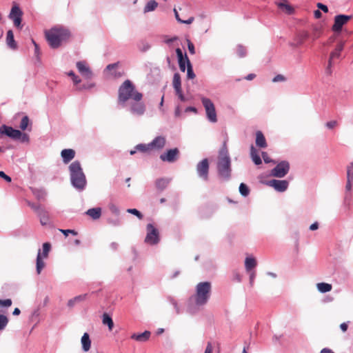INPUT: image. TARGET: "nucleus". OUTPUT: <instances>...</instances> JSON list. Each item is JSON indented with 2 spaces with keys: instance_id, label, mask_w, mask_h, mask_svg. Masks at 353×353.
Listing matches in <instances>:
<instances>
[{
  "instance_id": "obj_1",
  "label": "nucleus",
  "mask_w": 353,
  "mask_h": 353,
  "mask_svg": "<svg viewBox=\"0 0 353 353\" xmlns=\"http://www.w3.org/2000/svg\"><path fill=\"white\" fill-rule=\"evenodd\" d=\"M143 94L138 92L135 85L128 79L125 80L118 90V103L125 105L129 101H142Z\"/></svg>"
},
{
  "instance_id": "obj_2",
  "label": "nucleus",
  "mask_w": 353,
  "mask_h": 353,
  "mask_svg": "<svg viewBox=\"0 0 353 353\" xmlns=\"http://www.w3.org/2000/svg\"><path fill=\"white\" fill-rule=\"evenodd\" d=\"M217 171L220 179L228 181L231 176V161L228 155L226 143L220 149L217 161Z\"/></svg>"
},
{
  "instance_id": "obj_3",
  "label": "nucleus",
  "mask_w": 353,
  "mask_h": 353,
  "mask_svg": "<svg viewBox=\"0 0 353 353\" xmlns=\"http://www.w3.org/2000/svg\"><path fill=\"white\" fill-rule=\"evenodd\" d=\"M46 38L49 45L57 48L62 42L66 41L70 37L68 30L63 27H54L45 32Z\"/></svg>"
},
{
  "instance_id": "obj_4",
  "label": "nucleus",
  "mask_w": 353,
  "mask_h": 353,
  "mask_svg": "<svg viewBox=\"0 0 353 353\" xmlns=\"http://www.w3.org/2000/svg\"><path fill=\"white\" fill-rule=\"evenodd\" d=\"M70 180L74 187L83 190L86 185L85 176L79 161L72 162L69 166Z\"/></svg>"
},
{
  "instance_id": "obj_5",
  "label": "nucleus",
  "mask_w": 353,
  "mask_h": 353,
  "mask_svg": "<svg viewBox=\"0 0 353 353\" xmlns=\"http://www.w3.org/2000/svg\"><path fill=\"white\" fill-rule=\"evenodd\" d=\"M212 286L210 282H201L196 286V293L192 298L196 305H203L208 301L211 294Z\"/></svg>"
},
{
  "instance_id": "obj_6",
  "label": "nucleus",
  "mask_w": 353,
  "mask_h": 353,
  "mask_svg": "<svg viewBox=\"0 0 353 353\" xmlns=\"http://www.w3.org/2000/svg\"><path fill=\"white\" fill-rule=\"evenodd\" d=\"M201 102L205 108L208 120L212 123H216L217 121V117L215 107L212 101L208 98L202 97Z\"/></svg>"
},
{
  "instance_id": "obj_7",
  "label": "nucleus",
  "mask_w": 353,
  "mask_h": 353,
  "mask_svg": "<svg viewBox=\"0 0 353 353\" xmlns=\"http://www.w3.org/2000/svg\"><path fill=\"white\" fill-rule=\"evenodd\" d=\"M146 230L147 234L145 238V242L150 245L157 244L160 240L158 230L152 223L147 225Z\"/></svg>"
},
{
  "instance_id": "obj_8",
  "label": "nucleus",
  "mask_w": 353,
  "mask_h": 353,
  "mask_svg": "<svg viewBox=\"0 0 353 353\" xmlns=\"http://www.w3.org/2000/svg\"><path fill=\"white\" fill-rule=\"evenodd\" d=\"M23 13L19 6L14 3L10 10L8 17L13 21L14 26L19 29L22 28L21 21Z\"/></svg>"
},
{
  "instance_id": "obj_9",
  "label": "nucleus",
  "mask_w": 353,
  "mask_h": 353,
  "mask_svg": "<svg viewBox=\"0 0 353 353\" xmlns=\"http://www.w3.org/2000/svg\"><path fill=\"white\" fill-rule=\"evenodd\" d=\"M290 170V163L286 161H283L278 163L271 172L270 175L274 177L283 178Z\"/></svg>"
},
{
  "instance_id": "obj_10",
  "label": "nucleus",
  "mask_w": 353,
  "mask_h": 353,
  "mask_svg": "<svg viewBox=\"0 0 353 353\" xmlns=\"http://www.w3.org/2000/svg\"><path fill=\"white\" fill-rule=\"evenodd\" d=\"M353 18L352 15L339 14L335 16L332 30L335 32L341 31L342 28Z\"/></svg>"
},
{
  "instance_id": "obj_11",
  "label": "nucleus",
  "mask_w": 353,
  "mask_h": 353,
  "mask_svg": "<svg viewBox=\"0 0 353 353\" xmlns=\"http://www.w3.org/2000/svg\"><path fill=\"white\" fill-rule=\"evenodd\" d=\"M196 172L199 176L204 181L208 180L209 162L208 159H204L196 165Z\"/></svg>"
},
{
  "instance_id": "obj_12",
  "label": "nucleus",
  "mask_w": 353,
  "mask_h": 353,
  "mask_svg": "<svg viewBox=\"0 0 353 353\" xmlns=\"http://www.w3.org/2000/svg\"><path fill=\"white\" fill-rule=\"evenodd\" d=\"M179 150L178 148H175L173 149H170L165 152L161 154L160 155V159L164 162L173 163L179 159Z\"/></svg>"
},
{
  "instance_id": "obj_13",
  "label": "nucleus",
  "mask_w": 353,
  "mask_h": 353,
  "mask_svg": "<svg viewBox=\"0 0 353 353\" xmlns=\"http://www.w3.org/2000/svg\"><path fill=\"white\" fill-rule=\"evenodd\" d=\"M130 110L133 114L141 116L145 112V105L141 101H132L130 104Z\"/></svg>"
},
{
  "instance_id": "obj_14",
  "label": "nucleus",
  "mask_w": 353,
  "mask_h": 353,
  "mask_svg": "<svg viewBox=\"0 0 353 353\" xmlns=\"http://www.w3.org/2000/svg\"><path fill=\"white\" fill-rule=\"evenodd\" d=\"M172 85L176 94L181 101H185L186 99L182 92L181 77L179 73H175L173 77Z\"/></svg>"
},
{
  "instance_id": "obj_15",
  "label": "nucleus",
  "mask_w": 353,
  "mask_h": 353,
  "mask_svg": "<svg viewBox=\"0 0 353 353\" xmlns=\"http://www.w3.org/2000/svg\"><path fill=\"white\" fill-rule=\"evenodd\" d=\"M0 132L14 139H19L22 136V133L20 130L13 129L12 127H8L5 125L1 127Z\"/></svg>"
},
{
  "instance_id": "obj_16",
  "label": "nucleus",
  "mask_w": 353,
  "mask_h": 353,
  "mask_svg": "<svg viewBox=\"0 0 353 353\" xmlns=\"http://www.w3.org/2000/svg\"><path fill=\"white\" fill-rule=\"evenodd\" d=\"M267 184L279 192H284L288 187V182L285 180L272 179L268 181Z\"/></svg>"
},
{
  "instance_id": "obj_17",
  "label": "nucleus",
  "mask_w": 353,
  "mask_h": 353,
  "mask_svg": "<svg viewBox=\"0 0 353 353\" xmlns=\"http://www.w3.org/2000/svg\"><path fill=\"white\" fill-rule=\"evenodd\" d=\"M77 68L79 72L83 76L85 79H91L92 77V72L90 70V68L87 65L85 62L79 61L77 63Z\"/></svg>"
},
{
  "instance_id": "obj_18",
  "label": "nucleus",
  "mask_w": 353,
  "mask_h": 353,
  "mask_svg": "<svg viewBox=\"0 0 353 353\" xmlns=\"http://www.w3.org/2000/svg\"><path fill=\"white\" fill-rule=\"evenodd\" d=\"M279 10L283 13L290 15L294 13V8L287 0L275 3Z\"/></svg>"
},
{
  "instance_id": "obj_19",
  "label": "nucleus",
  "mask_w": 353,
  "mask_h": 353,
  "mask_svg": "<svg viewBox=\"0 0 353 353\" xmlns=\"http://www.w3.org/2000/svg\"><path fill=\"white\" fill-rule=\"evenodd\" d=\"M165 138L162 136H159L156 137L151 143H150V144L152 150L162 149L165 146Z\"/></svg>"
},
{
  "instance_id": "obj_20",
  "label": "nucleus",
  "mask_w": 353,
  "mask_h": 353,
  "mask_svg": "<svg viewBox=\"0 0 353 353\" xmlns=\"http://www.w3.org/2000/svg\"><path fill=\"white\" fill-rule=\"evenodd\" d=\"M61 156L63 162L68 163L74 158L75 151L72 149H64L61 151Z\"/></svg>"
},
{
  "instance_id": "obj_21",
  "label": "nucleus",
  "mask_w": 353,
  "mask_h": 353,
  "mask_svg": "<svg viewBox=\"0 0 353 353\" xmlns=\"http://www.w3.org/2000/svg\"><path fill=\"white\" fill-rule=\"evenodd\" d=\"M345 42L341 41L337 44L335 50L331 53L330 59H329V66L332 65V61L335 58H339L340 56L341 52L343 50L344 48Z\"/></svg>"
},
{
  "instance_id": "obj_22",
  "label": "nucleus",
  "mask_w": 353,
  "mask_h": 353,
  "mask_svg": "<svg viewBox=\"0 0 353 353\" xmlns=\"http://www.w3.org/2000/svg\"><path fill=\"white\" fill-rule=\"evenodd\" d=\"M256 145L261 148H265L267 147L266 139L261 131L256 132Z\"/></svg>"
},
{
  "instance_id": "obj_23",
  "label": "nucleus",
  "mask_w": 353,
  "mask_h": 353,
  "mask_svg": "<svg viewBox=\"0 0 353 353\" xmlns=\"http://www.w3.org/2000/svg\"><path fill=\"white\" fill-rule=\"evenodd\" d=\"M86 214L90 216L92 219H99L101 216V208H94L89 209L86 212Z\"/></svg>"
},
{
  "instance_id": "obj_24",
  "label": "nucleus",
  "mask_w": 353,
  "mask_h": 353,
  "mask_svg": "<svg viewBox=\"0 0 353 353\" xmlns=\"http://www.w3.org/2000/svg\"><path fill=\"white\" fill-rule=\"evenodd\" d=\"M82 348L84 352H88L91 347V341L88 333H84L81 337Z\"/></svg>"
},
{
  "instance_id": "obj_25",
  "label": "nucleus",
  "mask_w": 353,
  "mask_h": 353,
  "mask_svg": "<svg viewBox=\"0 0 353 353\" xmlns=\"http://www.w3.org/2000/svg\"><path fill=\"white\" fill-rule=\"evenodd\" d=\"M170 179L167 178H160L156 180L155 185L157 189L160 191L163 190L168 185Z\"/></svg>"
},
{
  "instance_id": "obj_26",
  "label": "nucleus",
  "mask_w": 353,
  "mask_h": 353,
  "mask_svg": "<svg viewBox=\"0 0 353 353\" xmlns=\"http://www.w3.org/2000/svg\"><path fill=\"white\" fill-rule=\"evenodd\" d=\"M150 336V332L149 331H145L141 334H134L131 338L140 342H144L149 339Z\"/></svg>"
},
{
  "instance_id": "obj_27",
  "label": "nucleus",
  "mask_w": 353,
  "mask_h": 353,
  "mask_svg": "<svg viewBox=\"0 0 353 353\" xmlns=\"http://www.w3.org/2000/svg\"><path fill=\"white\" fill-rule=\"evenodd\" d=\"M43 259L41 256V250H39L38 254L37 256V264H36V269L37 272L38 274H39L43 270V268L45 267V263L43 261Z\"/></svg>"
},
{
  "instance_id": "obj_28",
  "label": "nucleus",
  "mask_w": 353,
  "mask_h": 353,
  "mask_svg": "<svg viewBox=\"0 0 353 353\" xmlns=\"http://www.w3.org/2000/svg\"><path fill=\"white\" fill-rule=\"evenodd\" d=\"M250 156H251V158H252L253 162L256 165L261 164L262 161L261 159V157H259V155L258 154L257 150L253 145H252L250 148Z\"/></svg>"
},
{
  "instance_id": "obj_29",
  "label": "nucleus",
  "mask_w": 353,
  "mask_h": 353,
  "mask_svg": "<svg viewBox=\"0 0 353 353\" xmlns=\"http://www.w3.org/2000/svg\"><path fill=\"white\" fill-rule=\"evenodd\" d=\"M256 261L254 258L247 257L245 261V268L247 272L251 271L256 266Z\"/></svg>"
},
{
  "instance_id": "obj_30",
  "label": "nucleus",
  "mask_w": 353,
  "mask_h": 353,
  "mask_svg": "<svg viewBox=\"0 0 353 353\" xmlns=\"http://www.w3.org/2000/svg\"><path fill=\"white\" fill-rule=\"evenodd\" d=\"M6 42L9 47L11 48L15 49L17 47V44L15 43L14 39V34L12 30H10L7 32V36H6Z\"/></svg>"
},
{
  "instance_id": "obj_31",
  "label": "nucleus",
  "mask_w": 353,
  "mask_h": 353,
  "mask_svg": "<svg viewBox=\"0 0 353 353\" xmlns=\"http://www.w3.org/2000/svg\"><path fill=\"white\" fill-rule=\"evenodd\" d=\"M316 288L321 293L328 292L332 289V285L327 283H319L316 284Z\"/></svg>"
},
{
  "instance_id": "obj_32",
  "label": "nucleus",
  "mask_w": 353,
  "mask_h": 353,
  "mask_svg": "<svg viewBox=\"0 0 353 353\" xmlns=\"http://www.w3.org/2000/svg\"><path fill=\"white\" fill-rule=\"evenodd\" d=\"M102 322L103 325H108L109 330L111 331L113 329L114 322L107 313L103 314Z\"/></svg>"
},
{
  "instance_id": "obj_33",
  "label": "nucleus",
  "mask_w": 353,
  "mask_h": 353,
  "mask_svg": "<svg viewBox=\"0 0 353 353\" xmlns=\"http://www.w3.org/2000/svg\"><path fill=\"white\" fill-rule=\"evenodd\" d=\"M37 214L39 216L40 222L43 225L48 224L49 221V216L46 211L42 209L40 212H39Z\"/></svg>"
},
{
  "instance_id": "obj_34",
  "label": "nucleus",
  "mask_w": 353,
  "mask_h": 353,
  "mask_svg": "<svg viewBox=\"0 0 353 353\" xmlns=\"http://www.w3.org/2000/svg\"><path fill=\"white\" fill-rule=\"evenodd\" d=\"M158 6V3L154 0L149 1L145 8L144 12H148L154 10Z\"/></svg>"
},
{
  "instance_id": "obj_35",
  "label": "nucleus",
  "mask_w": 353,
  "mask_h": 353,
  "mask_svg": "<svg viewBox=\"0 0 353 353\" xmlns=\"http://www.w3.org/2000/svg\"><path fill=\"white\" fill-rule=\"evenodd\" d=\"M186 61H187V77L189 79H193L195 78V74L193 72L192 64L188 59V57H186Z\"/></svg>"
},
{
  "instance_id": "obj_36",
  "label": "nucleus",
  "mask_w": 353,
  "mask_h": 353,
  "mask_svg": "<svg viewBox=\"0 0 353 353\" xmlns=\"http://www.w3.org/2000/svg\"><path fill=\"white\" fill-rule=\"evenodd\" d=\"M135 149L141 152H149L152 150L150 143H148V144H143V143L138 144L135 147Z\"/></svg>"
},
{
  "instance_id": "obj_37",
  "label": "nucleus",
  "mask_w": 353,
  "mask_h": 353,
  "mask_svg": "<svg viewBox=\"0 0 353 353\" xmlns=\"http://www.w3.org/2000/svg\"><path fill=\"white\" fill-rule=\"evenodd\" d=\"M174 14H175L176 19L179 22H180V23H181L190 24V23H192L194 21V18L193 17H189L187 20H182V19H180L179 15V13H178V12H177V10H176V9H175V8H174Z\"/></svg>"
},
{
  "instance_id": "obj_38",
  "label": "nucleus",
  "mask_w": 353,
  "mask_h": 353,
  "mask_svg": "<svg viewBox=\"0 0 353 353\" xmlns=\"http://www.w3.org/2000/svg\"><path fill=\"white\" fill-rule=\"evenodd\" d=\"M50 243H44L43 244V253L41 254V256L43 258H47L49 254V252L50 250Z\"/></svg>"
},
{
  "instance_id": "obj_39",
  "label": "nucleus",
  "mask_w": 353,
  "mask_h": 353,
  "mask_svg": "<svg viewBox=\"0 0 353 353\" xmlns=\"http://www.w3.org/2000/svg\"><path fill=\"white\" fill-rule=\"evenodd\" d=\"M8 323V319L3 314H0V331L5 329Z\"/></svg>"
},
{
  "instance_id": "obj_40",
  "label": "nucleus",
  "mask_w": 353,
  "mask_h": 353,
  "mask_svg": "<svg viewBox=\"0 0 353 353\" xmlns=\"http://www.w3.org/2000/svg\"><path fill=\"white\" fill-rule=\"evenodd\" d=\"M239 192L243 196H246L249 194L250 190L245 183H241L239 185Z\"/></svg>"
},
{
  "instance_id": "obj_41",
  "label": "nucleus",
  "mask_w": 353,
  "mask_h": 353,
  "mask_svg": "<svg viewBox=\"0 0 353 353\" xmlns=\"http://www.w3.org/2000/svg\"><path fill=\"white\" fill-rule=\"evenodd\" d=\"M29 118L27 116L23 117L20 123V128L25 130L29 125Z\"/></svg>"
},
{
  "instance_id": "obj_42",
  "label": "nucleus",
  "mask_w": 353,
  "mask_h": 353,
  "mask_svg": "<svg viewBox=\"0 0 353 353\" xmlns=\"http://www.w3.org/2000/svg\"><path fill=\"white\" fill-rule=\"evenodd\" d=\"M236 52H237V54L239 55V57H243L246 54V50L243 46H237V48H236Z\"/></svg>"
},
{
  "instance_id": "obj_43",
  "label": "nucleus",
  "mask_w": 353,
  "mask_h": 353,
  "mask_svg": "<svg viewBox=\"0 0 353 353\" xmlns=\"http://www.w3.org/2000/svg\"><path fill=\"white\" fill-rule=\"evenodd\" d=\"M127 212L128 213H130V214H132L135 216H137L139 219H143V214L139 211L137 210V209H128L127 210Z\"/></svg>"
},
{
  "instance_id": "obj_44",
  "label": "nucleus",
  "mask_w": 353,
  "mask_h": 353,
  "mask_svg": "<svg viewBox=\"0 0 353 353\" xmlns=\"http://www.w3.org/2000/svg\"><path fill=\"white\" fill-rule=\"evenodd\" d=\"M12 301L11 299H8L5 300L0 299V305L2 307H8L12 305Z\"/></svg>"
},
{
  "instance_id": "obj_45",
  "label": "nucleus",
  "mask_w": 353,
  "mask_h": 353,
  "mask_svg": "<svg viewBox=\"0 0 353 353\" xmlns=\"http://www.w3.org/2000/svg\"><path fill=\"white\" fill-rule=\"evenodd\" d=\"M347 178L353 179V162L347 166Z\"/></svg>"
},
{
  "instance_id": "obj_46",
  "label": "nucleus",
  "mask_w": 353,
  "mask_h": 353,
  "mask_svg": "<svg viewBox=\"0 0 353 353\" xmlns=\"http://www.w3.org/2000/svg\"><path fill=\"white\" fill-rule=\"evenodd\" d=\"M188 48L190 54H195L194 46L190 39H187Z\"/></svg>"
},
{
  "instance_id": "obj_47",
  "label": "nucleus",
  "mask_w": 353,
  "mask_h": 353,
  "mask_svg": "<svg viewBox=\"0 0 353 353\" xmlns=\"http://www.w3.org/2000/svg\"><path fill=\"white\" fill-rule=\"evenodd\" d=\"M32 42L34 46V55L37 57V59H39V55H40V49L39 47V45L34 41V39H32Z\"/></svg>"
},
{
  "instance_id": "obj_48",
  "label": "nucleus",
  "mask_w": 353,
  "mask_h": 353,
  "mask_svg": "<svg viewBox=\"0 0 353 353\" xmlns=\"http://www.w3.org/2000/svg\"><path fill=\"white\" fill-rule=\"evenodd\" d=\"M188 57L185 54V58ZM179 61V65L181 71L185 72V64L187 63L186 59Z\"/></svg>"
},
{
  "instance_id": "obj_49",
  "label": "nucleus",
  "mask_w": 353,
  "mask_h": 353,
  "mask_svg": "<svg viewBox=\"0 0 353 353\" xmlns=\"http://www.w3.org/2000/svg\"><path fill=\"white\" fill-rule=\"evenodd\" d=\"M29 206L37 214L39 213L43 208L39 205H36L34 203H29Z\"/></svg>"
},
{
  "instance_id": "obj_50",
  "label": "nucleus",
  "mask_w": 353,
  "mask_h": 353,
  "mask_svg": "<svg viewBox=\"0 0 353 353\" xmlns=\"http://www.w3.org/2000/svg\"><path fill=\"white\" fill-rule=\"evenodd\" d=\"M176 53L178 57V61H181L185 59V56L184 57L183 54V52L180 48L176 49Z\"/></svg>"
},
{
  "instance_id": "obj_51",
  "label": "nucleus",
  "mask_w": 353,
  "mask_h": 353,
  "mask_svg": "<svg viewBox=\"0 0 353 353\" xmlns=\"http://www.w3.org/2000/svg\"><path fill=\"white\" fill-rule=\"evenodd\" d=\"M285 77L282 74H277L272 79L273 82H279V81H285Z\"/></svg>"
},
{
  "instance_id": "obj_52",
  "label": "nucleus",
  "mask_w": 353,
  "mask_h": 353,
  "mask_svg": "<svg viewBox=\"0 0 353 353\" xmlns=\"http://www.w3.org/2000/svg\"><path fill=\"white\" fill-rule=\"evenodd\" d=\"M316 6L319 9L321 10L324 12H328V8L327 6L323 4L322 3H318L316 4Z\"/></svg>"
},
{
  "instance_id": "obj_53",
  "label": "nucleus",
  "mask_w": 353,
  "mask_h": 353,
  "mask_svg": "<svg viewBox=\"0 0 353 353\" xmlns=\"http://www.w3.org/2000/svg\"><path fill=\"white\" fill-rule=\"evenodd\" d=\"M60 231L65 236H68L69 234H72L73 235L77 234V232L73 230H60Z\"/></svg>"
},
{
  "instance_id": "obj_54",
  "label": "nucleus",
  "mask_w": 353,
  "mask_h": 353,
  "mask_svg": "<svg viewBox=\"0 0 353 353\" xmlns=\"http://www.w3.org/2000/svg\"><path fill=\"white\" fill-rule=\"evenodd\" d=\"M0 177L8 183L12 181L11 178L8 175L6 174L3 171H0Z\"/></svg>"
},
{
  "instance_id": "obj_55",
  "label": "nucleus",
  "mask_w": 353,
  "mask_h": 353,
  "mask_svg": "<svg viewBox=\"0 0 353 353\" xmlns=\"http://www.w3.org/2000/svg\"><path fill=\"white\" fill-rule=\"evenodd\" d=\"M262 157L266 163H270L272 161L270 158L268 157V153L265 152H262Z\"/></svg>"
},
{
  "instance_id": "obj_56",
  "label": "nucleus",
  "mask_w": 353,
  "mask_h": 353,
  "mask_svg": "<svg viewBox=\"0 0 353 353\" xmlns=\"http://www.w3.org/2000/svg\"><path fill=\"white\" fill-rule=\"evenodd\" d=\"M353 181V179H349L347 178V183L345 185V188L347 191H350L352 188V181Z\"/></svg>"
},
{
  "instance_id": "obj_57",
  "label": "nucleus",
  "mask_w": 353,
  "mask_h": 353,
  "mask_svg": "<svg viewBox=\"0 0 353 353\" xmlns=\"http://www.w3.org/2000/svg\"><path fill=\"white\" fill-rule=\"evenodd\" d=\"M213 347L211 343H208L205 352L204 353H212Z\"/></svg>"
},
{
  "instance_id": "obj_58",
  "label": "nucleus",
  "mask_w": 353,
  "mask_h": 353,
  "mask_svg": "<svg viewBox=\"0 0 353 353\" xmlns=\"http://www.w3.org/2000/svg\"><path fill=\"white\" fill-rule=\"evenodd\" d=\"M337 124V122L336 121H329L326 123V126L330 128V129H332L333 128H334Z\"/></svg>"
},
{
  "instance_id": "obj_59",
  "label": "nucleus",
  "mask_w": 353,
  "mask_h": 353,
  "mask_svg": "<svg viewBox=\"0 0 353 353\" xmlns=\"http://www.w3.org/2000/svg\"><path fill=\"white\" fill-rule=\"evenodd\" d=\"M255 276H256L255 272H252L250 275V284L251 286H253V285H254Z\"/></svg>"
},
{
  "instance_id": "obj_60",
  "label": "nucleus",
  "mask_w": 353,
  "mask_h": 353,
  "mask_svg": "<svg viewBox=\"0 0 353 353\" xmlns=\"http://www.w3.org/2000/svg\"><path fill=\"white\" fill-rule=\"evenodd\" d=\"M118 64L119 63H112V64H109L107 67H106V70H108V71H111L113 69H116L118 66Z\"/></svg>"
},
{
  "instance_id": "obj_61",
  "label": "nucleus",
  "mask_w": 353,
  "mask_h": 353,
  "mask_svg": "<svg viewBox=\"0 0 353 353\" xmlns=\"http://www.w3.org/2000/svg\"><path fill=\"white\" fill-rule=\"evenodd\" d=\"M86 296H87V294H83V295L77 296L74 297V299H75L76 302H78V301H82L85 300Z\"/></svg>"
},
{
  "instance_id": "obj_62",
  "label": "nucleus",
  "mask_w": 353,
  "mask_h": 353,
  "mask_svg": "<svg viewBox=\"0 0 353 353\" xmlns=\"http://www.w3.org/2000/svg\"><path fill=\"white\" fill-rule=\"evenodd\" d=\"M314 15L316 19H320L322 17V13L320 10H316L314 12Z\"/></svg>"
},
{
  "instance_id": "obj_63",
  "label": "nucleus",
  "mask_w": 353,
  "mask_h": 353,
  "mask_svg": "<svg viewBox=\"0 0 353 353\" xmlns=\"http://www.w3.org/2000/svg\"><path fill=\"white\" fill-rule=\"evenodd\" d=\"M340 327L343 332H346L348 327V325L345 323H343L340 325Z\"/></svg>"
},
{
  "instance_id": "obj_64",
  "label": "nucleus",
  "mask_w": 353,
  "mask_h": 353,
  "mask_svg": "<svg viewBox=\"0 0 353 353\" xmlns=\"http://www.w3.org/2000/svg\"><path fill=\"white\" fill-rule=\"evenodd\" d=\"M320 353H334L332 350L328 348H323Z\"/></svg>"
}]
</instances>
